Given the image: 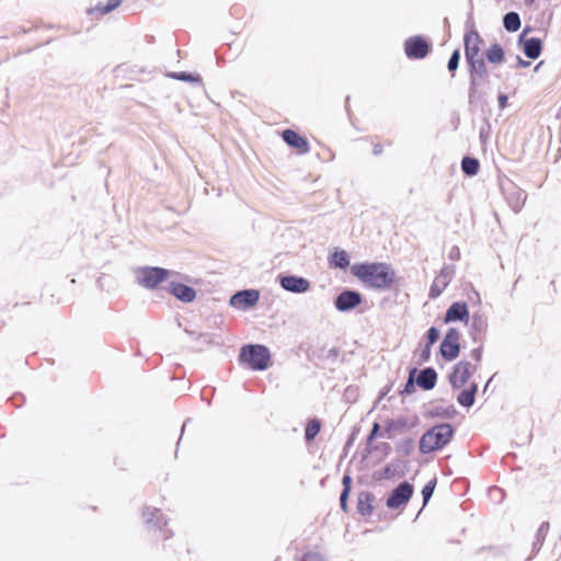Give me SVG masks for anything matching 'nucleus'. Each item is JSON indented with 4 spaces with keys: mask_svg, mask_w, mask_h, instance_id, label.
Here are the masks:
<instances>
[{
    "mask_svg": "<svg viewBox=\"0 0 561 561\" xmlns=\"http://www.w3.org/2000/svg\"><path fill=\"white\" fill-rule=\"evenodd\" d=\"M169 77L180 80V81H185V82H192V83H201L202 82V78L199 75H194V73L185 72V71L171 72V73H169Z\"/></svg>",
    "mask_w": 561,
    "mask_h": 561,
    "instance_id": "obj_30",
    "label": "nucleus"
},
{
    "mask_svg": "<svg viewBox=\"0 0 561 561\" xmlns=\"http://www.w3.org/2000/svg\"><path fill=\"white\" fill-rule=\"evenodd\" d=\"M469 71V101L477 98L479 88L488 81L489 72L484 59L467 62Z\"/></svg>",
    "mask_w": 561,
    "mask_h": 561,
    "instance_id": "obj_5",
    "label": "nucleus"
},
{
    "mask_svg": "<svg viewBox=\"0 0 561 561\" xmlns=\"http://www.w3.org/2000/svg\"><path fill=\"white\" fill-rule=\"evenodd\" d=\"M503 26L507 32H516L520 27V18L517 12H508L503 16Z\"/></svg>",
    "mask_w": 561,
    "mask_h": 561,
    "instance_id": "obj_28",
    "label": "nucleus"
},
{
    "mask_svg": "<svg viewBox=\"0 0 561 561\" xmlns=\"http://www.w3.org/2000/svg\"><path fill=\"white\" fill-rule=\"evenodd\" d=\"M459 61H460V50L455 49L453 51V54L450 55L448 64H447L448 70L451 72L456 71L457 68L459 67Z\"/></svg>",
    "mask_w": 561,
    "mask_h": 561,
    "instance_id": "obj_35",
    "label": "nucleus"
},
{
    "mask_svg": "<svg viewBox=\"0 0 561 561\" xmlns=\"http://www.w3.org/2000/svg\"><path fill=\"white\" fill-rule=\"evenodd\" d=\"M350 495V491H342L340 495V505L341 508L346 512L347 511V499Z\"/></svg>",
    "mask_w": 561,
    "mask_h": 561,
    "instance_id": "obj_43",
    "label": "nucleus"
},
{
    "mask_svg": "<svg viewBox=\"0 0 561 561\" xmlns=\"http://www.w3.org/2000/svg\"><path fill=\"white\" fill-rule=\"evenodd\" d=\"M478 391L477 383H471L468 389L462 390L457 398V401L460 405L470 408L474 403L476 393Z\"/></svg>",
    "mask_w": 561,
    "mask_h": 561,
    "instance_id": "obj_25",
    "label": "nucleus"
},
{
    "mask_svg": "<svg viewBox=\"0 0 561 561\" xmlns=\"http://www.w3.org/2000/svg\"><path fill=\"white\" fill-rule=\"evenodd\" d=\"M470 356L472 359H474L477 363H479L482 357V346H478V347L473 348L470 353Z\"/></svg>",
    "mask_w": 561,
    "mask_h": 561,
    "instance_id": "obj_44",
    "label": "nucleus"
},
{
    "mask_svg": "<svg viewBox=\"0 0 561 561\" xmlns=\"http://www.w3.org/2000/svg\"><path fill=\"white\" fill-rule=\"evenodd\" d=\"M459 339H460V332L457 329L450 328L447 331L445 337L443 339V341L440 343V347H439L440 355L444 359L453 360L459 355V352H460Z\"/></svg>",
    "mask_w": 561,
    "mask_h": 561,
    "instance_id": "obj_8",
    "label": "nucleus"
},
{
    "mask_svg": "<svg viewBox=\"0 0 561 561\" xmlns=\"http://www.w3.org/2000/svg\"><path fill=\"white\" fill-rule=\"evenodd\" d=\"M439 334H440V332L437 328L431 327L426 333V337H427L426 344H428V345L435 344L439 339Z\"/></svg>",
    "mask_w": 561,
    "mask_h": 561,
    "instance_id": "obj_39",
    "label": "nucleus"
},
{
    "mask_svg": "<svg viewBox=\"0 0 561 561\" xmlns=\"http://www.w3.org/2000/svg\"><path fill=\"white\" fill-rule=\"evenodd\" d=\"M485 57L491 64H502L504 61V49L500 44H492L485 51Z\"/></svg>",
    "mask_w": 561,
    "mask_h": 561,
    "instance_id": "obj_27",
    "label": "nucleus"
},
{
    "mask_svg": "<svg viewBox=\"0 0 561 561\" xmlns=\"http://www.w3.org/2000/svg\"><path fill=\"white\" fill-rule=\"evenodd\" d=\"M321 423L319 420H311L305 430V438L307 442H311L320 432Z\"/></svg>",
    "mask_w": 561,
    "mask_h": 561,
    "instance_id": "obj_31",
    "label": "nucleus"
},
{
    "mask_svg": "<svg viewBox=\"0 0 561 561\" xmlns=\"http://www.w3.org/2000/svg\"><path fill=\"white\" fill-rule=\"evenodd\" d=\"M482 43L483 39L481 38L478 31H476L474 28H471L470 31L466 32L463 36L466 62L483 59L482 55L480 54V45Z\"/></svg>",
    "mask_w": 561,
    "mask_h": 561,
    "instance_id": "obj_9",
    "label": "nucleus"
},
{
    "mask_svg": "<svg viewBox=\"0 0 561 561\" xmlns=\"http://www.w3.org/2000/svg\"><path fill=\"white\" fill-rule=\"evenodd\" d=\"M174 272L158 266H138L133 270L135 282L142 288L154 290L168 280Z\"/></svg>",
    "mask_w": 561,
    "mask_h": 561,
    "instance_id": "obj_3",
    "label": "nucleus"
},
{
    "mask_svg": "<svg viewBox=\"0 0 561 561\" xmlns=\"http://www.w3.org/2000/svg\"><path fill=\"white\" fill-rule=\"evenodd\" d=\"M168 290L171 295L183 302H192L196 298V290L182 283L170 282Z\"/></svg>",
    "mask_w": 561,
    "mask_h": 561,
    "instance_id": "obj_16",
    "label": "nucleus"
},
{
    "mask_svg": "<svg viewBox=\"0 0 561 561\" xmlns=\"http://www.w3.org/2000/svg\"><path fill=\"white\" fill-rule=\"evenodd\" d=\"M469 320V311L468 307L465 302H454L449 306L445 313L444 321L446 323L455 322V321H466Z\"/></svg>",
    "mask_w": 561,
    "mask_h": 561,
    "instance_id": "obj_17",
    "label": "nucleus"
},
{
    "mask_svg": "<svg viewBox=\"0 0 561 561\" xmlns=\"http://www.w3.org/2000/svg\"><path fill=\"white\" fill-rule=\"evenodd\" d=\"M413 485L408 481L399 483L389 494L386 505L391 510L404 507L413 495Z\"/></svg>",
    "mask_w": 561,
    "mask_h": 561,
    "instance_id": "obj_7",
    "label": "nucleus"
},
{
    "mask_svg": "<svg viewBox=\"0 0 561 561\" xmlns=\"http://www.w3.org/2000/svg\"><path fill=\"white\" fill-rule=\"evenodd\" d=\"M488 328L486 318L481 313H473L471 317V334L473 341L481 339V334L485 333Z\"/></svg>",
    "mask_w": 561,
    "mask_h": 561,
    "instance_id": "obj_22",
    "label": "nucleus"
},
{
    "mask_svg": "<svg viewBox=\"0 0 561 561\" xmlns=\"http://www.w3.org/2000/svg\"><path fill=\"white\" fill-rule=\"evenodd\" d=\"M454 428L449 423H442L427 430L420 439V451L430 454L443 449L453 438Z\"/></svg>",
    "mask_w": 561,
    "mask_h": 561,
    "instance_id": "obj_2",
    "label": "nucleus"
},
{
    "mask_svg": "<svg viewBox=\"0 0 561 561\" xmlns=\"http://www.w3.org/2000/svg\"><path fill=\"white\" fill-rule=\"evenodd\" d=\"M431 49L430 42L421 35L411 36L404 42V53L411 60L424 59Z\"/></svg>",
    "mask_w": 561,
    "mask_h": 561,
    "instance_id": "obj_6",
    "label": "nucleus"
},
{
    "mask_svg": "<svg viewBox=\"0 0 561 561\" xmlns=\"http://www.w3.org/2000/svg\"><path fill=\"white\" fill-rule=\"evenodd\" d=\"M271 360L270 350L261 344H248L241 347L239 362L254 370L267 369Z\"/></svg>",
    "mask_w": 561,
    "mask_h": 561,
    "instance_id": "obj_4",
    "label": "nucleus"
},
{
    "mask_svg": "<svg viewBox=\"0 0 561 561\" xmlns=\"http://www.w3.org/2000/svg\"><path fill=\"white\" fill-rule=\"evenodd\" d=\"M343 490L342 491H350L351 492V485H352V478L348 474H345L342 479Z\"/></svg>",
    "mask_w": 561,
    "mask_h": 561,
    "instance_id": "obj_45",
    "label": "nucleus"
},
{
    "mask_svg": "<svg viewBox=\"0 0 561 561\" xmlns=\"http://www.w3.org/2000/svg\"><path fill=\"white\" fill-rule=\"evenodd\" d=\"M477 365L470 362L461 360L455 365L449 375V382L454 389H459L467 383L469 378L476 373Z\"/></svg>",
    "mask_w": 561,
    "mask_h": 561,
    "instance_id": "obj_10",
    "label": "nucleus"
},
{
    "mask_svg": "<svg viewBox=\"0 0 561 561\" xmlns=\"http://www.w3.org/2000/svg\"><path fill=\"white\" fill-rule=\"evenodd\" d=\"M493 491L501 492L499 488H494Z\"/></svg>",
    "mask_w": 561,
    "mask_h": 561,
    "instance_id": "obj_54",
    "label": "nucleus"
},
{
    "mask_svg": "<svg viewBox=\"0 0 561 561\" xmlns=\"http://www.w3.org/2000/svg\"><path fill=\"white\" fill-rule=\"evenodd\" d=\"M142 517H144L146 524L150 528H154V529L162 530L163 526H165L168 523L163 513L160 510L154 508V507L146 506L142 511Z\"/></svg>",
    "mask_w": 561,
    "mask_h": 561,
    "instance_id": "obj_18",
    "label": "nucleus"
},
{
    "mask_svg": "<svg viewBox=\"0 0 561 561\" xmlns=\"http://www.w3.org/2000/svg\"><path fill=\"white\" fill-rule=\"evenodd\" d=\"M351 271L360 282L375 289H387L394 282V272L387 263H358Z\"/></svg>",
    "mask_w": 561,
    "mask_h": 561,
    "instance_id": "obj_1",
    "label": "nucleus"
},
{
    "mask_svg": "<svg viewBox=\"0 0 561 561\" xmlns=\"http://www.w3.org/2000/svg\"><path fill=\"white\" fill-rule=\"evenodd\" d=\"M526 4L530 5L535 2V0H525Z\"/></svg>",
    "mask_w": 561,
    "mask_h": 561,
    "instance_id": "obj_51",
    "label": "nucleus"
},
{
    "mask_svg": "<svg viewBox=\"0 0 561 561\" xmlns=\"http://www.w3.org/2000/svg\"><path fill=\"white\" fill-rule=\"evenodd\" d=\"M373 153H374L375 156H379V154H381V153H382V146H381V145H379V144L374 145V147H373Z\"/></svg>",
    "mask_w": 561,
    "mask_h": 561,
    "instance_id": "obj_49",
    "label": "nucleus"
},
{
    "mask_svg": "<svg viewBox=\"0 0 561 561\" xmlns=\"http://www.w3.org/2000/svg\"><path fill=\"white\" fill-rule=\"evenodd\" d=\"M167 534H169V535H167L165 538L172 537V534L170 533V530H167Z\"/></svg>",
    "mask_w": 561,
    "mask_h": 561,
    "instance_id": "obj_53",
    "label": "nucleus"
},
{
    "mask_svg": "<svg viewBox=\"0 0 561 561\" xmlns=\"http://www.w3.org/2000/svg\"><path fill=\"white\" fill-rule=\"evenodd\" d=\"M541 64H542V62H539V64L536 66V70H537V69H539V67H540V65H541Z\"/></svg>",
    "mask_w": 561,
    "mask_h": 561,
    "instance_id": "obj_55",
    "label": "nucleus"
},
{
    "mask_svg": "<svg viewBox=\"0 0 561 561\" xmlns=\"http://www.w3.org/2000/svg\"><path fill=\"white\" fill-rule=\"evenodd\" d=\"M414 448V443L411 438H407L399 443L398 451L402 455L408 456Z\"/></svg>",
    "mask_w": 561,
    "mask_h": 561,
    "instance_id": "obj_37",
    "label": "nucleus"
},
{
    "mask_svg": "<svg viewBox=\"0 0 561 561\" xmlns=\"http://www.w3.org/2000/svg\"><path fill=\"white\" fill-rule=\"evenodd\" d=\"M283 140L290 147L300 150L302 153L309 151V144L306 138L301 137L295 130L285 129L282 134Z\"/></svg>",
    "mask_w": 561,
    "mask_h": 561,
    "instance_id": "obj_19",
    "label": "nucleus"
},
{
    "mask_svg": "<svg viewBox=\"0 0 561 561\" xmlns=\"http://www.w3.org/2000/svg\"><path fill=\"white\" fill-rule=\"evenodd\" d=\"M363 301V296L353 289H344L334 299V307L341 312H348L358 307Z\"/></svg>",
    "mask_w": 561,
    "mask_h": 561,
    "instance_id": "obj_12",
    "label": "nucleus"
},
{
    "mask_svg": "<svg viewBox=\"0 0 561 561\" xmlns=\"http://www.w3.org/2000/svg\"><path fill=\"white\" fill-rule=\"evenodd\" d=\"M431 346L432 345H428L426 344L424 346V348L422 350L421 354H420V363H425L430 359V356H431Z\"/></svg>",
    "mask_w": 561,
    "mask_h": 561,
    "instance_id": "obj_42",
    "label": "nucleus"
},
{
    "mask_svg": "<svg viewBox=\"0 0 561 561\" xmlns=\"http://www.w3.org/2000/svg\"><path fill=\"white\" fill-rule=\"evenodd\" d=\"M530 32L529 27L524 28V31L518 36V45L522 47L525 56L529 59H537L542 51V42L538 37L527 38V33Z\"/></svg>",
    "mask_w": 561,
    "mask_h": 561,
    "instance_id": "obj_13",
    "label": "nucleus"
},
{
    "mask_svg": "<svg viewBox=\"0 0 561 561\" xmlns=\"http://www.w3.org/2000/svg\"><path fill=\"white\" fill-rule=\"evenodd\" d=\"M279 286L289 293L294 294H304L307 293L310 287L311 283L301 276L286 274V275H278L277 277Z\"/></svg>",
    "mask_w": 561,
    "mask_h": 561,
    "instance_id": "obj_11",
    "label": "nucleus"
},
{
    "mask_svg": "<svg viewBox=\"0 0 561 561\" xmlns=\"http://www.w3.org/2000/svg\"><path fill=\"white\" fill-rule=\"evenodd\" d=\"M121 4V0H108L106 4H99L96 10L102 14L110 13Z\"/></svg>",
    "mask_w": 561,
    "mask_h": 561,
    "instance_id": "obj_36",
    "label": "nucleus"
},
{
    "mask_svg": "<svg viewBox=\"0 0 561 561\" xmlns=\"http://www.w3.org/2000/svg\"><path fill=\"white\" fill-rule=\"evenodd\" d=\"M260 298V294L255 289H243L233 294L229 300L231 307L247 310L253 307Z\"/></svg>",
    "mask_w": 561,
    "mask_h": 561,
    "instance_id": "obj_14",
    "label": "nucleus"
},
{
    "mask_svg": "<svg viewBox=\"0 0 561 561\" xmlns=\"http://www.w3.org/2000/svg\"><path fill=\"white\" fill-rule=\"evenodd\" d=\"M379 431H380V425L377 422H375L373 424V428H371V431H370V433H369V435L367 437V443L368 444H370L378 436Z\"/></svg>",
    "mask_w": 561,
    "mask_h": 561,
    "instance_id": "obj_41",
    "label": "nucleus"
},
{
    "mask_svg": "<svg viewBox=\"0 0 561 561\" xmlns=\"http://www.w3.org/2000/svg\"><path fill=\"white\" fill-rule=\"evenodd\" d=\"M297 561H325V558L320 552L309 551Z\"/></svg>",
    "mask_w": 561,
    "mask_h": 561,
    "instance_id": "obj_40",
    "label": "nucleus"
},
{
    "mask_svg": "<svg viewBox=\"0 0 561 561\" xmlns=\"http://www.w3.org/2000/svg\"><path fill=\"white\" fill-rule=\"evenodd\" d=\"M548 530H549V523L548 522L541 523V525L537 529L535 540L531 545V556L528 557L526 559V561H530L533 559V557H535L540 551V549L543 545V541L547 537Z\"/></svg>",
    "mask_w": 561,
    "mask_h": 561,
    "instance_id": "obj_23",
    "label": "nucleus"
},
{
    "mask_svg": "<svg viewBox=\"0 0 561 561\" xmlns=\"http://www.w3.org/2000/svg\"><path fill=\"white\" fill-rule=\"evenodd\" d=\"M454 274L453 266H444L439 274L435 277L431 288H430V298H437L444 291V289L448 286Z\"/></svg>",
    "mask_w": 561,
    "mask_h": 561,
    "instance_id": "obj_15",
    "label": "nucleus"
},
{
    "mask_svg": "<svg viewBox=\"0 0 561 561\" xmlns=\"http://www.w3.org/2000/svg\"><path fill=\"white\" fill-rule=\"evenodd\" d=\"M167 534H169V535H167L165 538L172 537V534L170 533V530H167Z\"/></svg>",
    "mask_w": 561,
    "mask_h": 561,
    "instance_id": "obj_52",
    "label": "nucleus"
},
{
    "mask_svg": "<svg viewBox=\"0 0 561 561\" xmlns=\"http://www.w3.org/2000/svg\"><path fill=\"white\" fill-rule=\"evenodd\" d=\"M480 163L478 159L465 157L461 161L462 172L468 176H473L479 172Z\"/></svg>",
    "mask_w": 561,
    "mask_h": 561,
    "instance_id": "obj_29",
    "label": "nucleus"
},
{
    "mask_svg": "<svg viewBox=\"0 0 561 561\" xmlns=\"http://www.w3.org/2000/svg\"><path fill=\"white\" fill-rule=\"evenodd\" d=\"M491 380H492V378H490V379L488 380V382H486V385H485V387H484V391H486V389H488L489 385L491 383Z\"/></svg>",
    "mask_w": 561,
    "mask_h": 561,
    "instance_id": "obj_50",
    "label": "nucleus"
},
{
    "mask_svg": "<svg viewBox=\"0 0 561 561\" xmlns=\"http://www.w3.org/2000/svg\"><path fill=\"white\" fill-rule=\"evenodd\" d=\"M329 263L333 267H337L341 270H346L350 266V259L347 253L344 250H335L330 259Z\"/></svg>",
    "mask_w": 561,
    "mask_h": 561,
    "instance_id": "obj_26",
    "label": "nucleus"
},
{
    "mask_svg": "<svg viewBox=\"0 0 561 561\" xmlns=\"http://www.w3.org/2000/svg\"><path fill=\"white\" fill-rule=\"evenodd\" d=\"M437 381V373L432 367H426L417 374L415 379L416 385L423 390H431L435 387Z\"/></svg>",
    "mask_w": 561,
    "mask_h": 561,
    "instance_id": "obj_20",
    "label": "nucleus"
},
{
    "mask_svg": "<svg viewBox=\"0 0 561 561\" xmlns=\"http://www.w3.org/2000/svg\"><path fill=\"white\" fill-rule=\"evenodd\" d=\"M460 257V251L457 247H454L449 252V259L450 260H459Z\"/></svg>",
    "mask_w": 561,
    "mask_h": 561,
    "instance_id": "obj_46",
    "label": "nucleus"
},
{
    "mask_svg": "<svg viewBox=\"0 0 561 561\" xmlns=\"http://www.w3.org/2000/svg\"><path fill=\"white\" fill-rule=\"evenodd\" d=\"M417 373V369L416 368H412L409 373V378H408V381L404 386V390L403 392L405 393H412L414 391V383L415 382V379H414V376L415 374Z\"/></svg>",
    "mask_w": 561,
    "mask_h": 561,
    "instance_id": "obj_38",
    "label": "nucleus"
},
{
    "mask_svg": "<svg viewBox=\"0 0 561 561\" xmlns=\"http://www.w3.org/2000/svg\"><path fill=\"white\" fill-rule=\"evenodd\" d=\"M506 199L510 207L515 213H518L524 206V203L526 201V194L519 188H514L512 192L507 193Z\"/></svg>",
    "mask_w": 561,
    "mask_h": 561,
    "instance_id": "obj_24",
    "label": "nucleus"
},
{
    "mask_svg": "<svg viewBox=\"0 0 561 561\" xmlns=\"http://www.w3.org/2000/svg\"><path fill=\"white\" fill-rule=\"evenodd\" d=\"M375 495L370 492L363 491L357 496V511L362 516H369L373 513V502Z\"/></svg>",
    "mask_w": 561,
    "mask_h": 561,
    "instance_id": "obj_21",
    "label": "nucleus"
},
{
    "mask_svg": "<svg viewBox=\"0 0 561 561\" xmlns=\"http://www.w3.org/2000/svg\"><path fill=\"white\" fill-rule=\"evenodd\" d=\"M408 425V421L405 417H398L396 420H390L387 422L386 432L388 437H391V432L404 428Z\"/></svg>",
    "mask_w": 561,
    "mask_h": 561,
    "instance_id": "obj_32",
    "label": "nucleus"
},
{
    "mask_svg": "<svg viewBox=\"0 0 561 561\" xmlns=\"http://www.w3.org/2000/svg\"><path fill=\"white\" fill-rule=\"evenodd\" d=\"M434 414L437 416L451 419L456 414V410L453 405L449 407H436L434 410Z\"/></svg>",
    "mask_w": 561,
    "mask_h": 561,
    "instance_id": "obj_34",
    "label": "nucleus"
},
{
    "mask_svg": "<svg viewBox=\"0 0 561 561\" xmlns=\"http://www.w3.org/2000/svg\"><path fill=\"white\" fill-rule=\"evenodd\" d=\"M497 101H499V105H500V107H501V108H504V107L506 106V104H507V95H505V94H502V93H501V94L497 96Z\"/></svg>",
    "mask_w": 561,
    "mask_h": 561,
    "instance_id": "obj_47",
    "label": "nucleus"
},
{
    "mask_svg": "<svg viewBox=\"0 0 561 561\" xmlns=\"http://www.w3.org/2000/svg\"><path fill=\"white\" fill-rule=\"evenodd\" d=\"M516 59H517V67H519V68H527L530 65L529 61L524 60L519 56H517Z\"/></svg>",
    "mask_w": 561,
    "mask_h": 561,
    "instance_id": "obj_48",
    "label": "nucleus"
},
{
    "mask_svg": "<svg viewBox=\"0 0 561 561\" xmlns=\"http://www.w3.org/2000/svg\"><path fill=\"white\" fill-rule=\"evenodd\" d=\"M435 486H436V478L432 479L431 481H428L423 490H422V496H423V505L425 506L428 501L431 500V497L433 496V493H434V490H435Z\"/></svg>",
    "mask_w": 561,
    "mask_h": 561,
    "instance_id": "obj_33",
    "label": "nucleus"
}]
</instances>
